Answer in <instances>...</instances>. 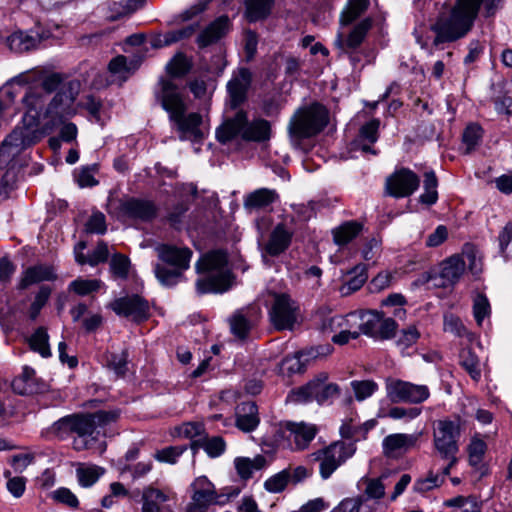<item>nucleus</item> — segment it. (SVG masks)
Instances as JSON below:
<instances>
[{
	"instance_id": "obj_1",
	"label": "nucleus",
	"mask_w": 512,
	"mask_h": 512,
	"mask_svg": "<svg viewBox=\"0 0 512 512\" xmlns=\"http://www.w3.org/2000/svg\"><path fill=\"white\" fill-rule=\"evenodd\" d=\"M156 101L167 112L172 127L179 133V139L199 142L204 138L200 126L202 116L197 112L188 113V104L182 90L170 79L161 78L154 90Z\"/></svg>"
},
{
	"instance_id": "obj_2",
	"label": "nucleus",
	"mask_w": 512,
	"mask_h": 512,
	"mask_svg": "<svg viewBox=\"0 0 512 512\" xmlns=\"http://www.w3.org/2000/svg\"><path fill=\"white\" fill-rule=\"evenodd\" d=\"M195 268L197 273L203 274L196 282L199 294L223 293L231 288L233 274L225 251L213 250L202 255Z\"/></svg>"
},
{
	"instance_id": "obj_3",
	"label": "nucleus",
	"mask_w": 512,
	"mask_h": 512,
	"mask_svg": "<svg viewBox=\"0 0 512 512\" xmlns=\"http://www.w3.org/2000/svg\"><path fill=\"white\" fill-rule=\"evenodd\" d=\"M474 20L462 0H457L448 13H441L431 24L434 33L432 45L443 48L444 44L464 38L472 29Z\"/></svg>"
},
{
	"instance_id": "obj_4",
	"label": "nucleus",
	"mask_w": 512,
	"mask_h": 512,
	"mask_svg": "<svg viewBox=\"0 0 512 512\" xmlns=\"http://www.w3.org/2000/svg\"><path fill=\"white\" fill-rule=\"evenodd\" d=\"M155 251L161 261L154 266L158 281L165 287H174L184 281V272L190 267L192 250L162 243L155 247Z\"/></svg>"
},
{
	"instance_id": "obj_5",
	"label": "nucleus",
	"mask_w": 512,
	"mask_h": 512,
	"mask_svg": "<svg viewBox=\"0 0 512 512\" xmlns=\"http://www.w3.org/2000/svg\"><path fill=\"white\" fill-rule=\"evenodd\" d=\"M271 124L263 118L248 120L247 112L239 110L216 130V138L222 143L240 136L245 141L265 142L271 138Z\"/></svg>"
},
{
	"instance_id": "obj_6",
	"label": "nucleus",
	"mask_w": 512,
	"mask_h": 512,
	"mask_svg": "<svg viewBox=\"0 0 512 512\" xmlns=\"http://www.w3.org/2000/svg\"><path fill=\"white\" fill-rule=\"evenodd\" d=\"M119 417L117 411L100 410L88 414H75L64 417L54 424L55 429L75 433L79 439L74 441V448L77 450L87 446L86 437L93 436L97 428L104 427L115 422Z\"/></svg>"
},
{
	"instance_id": "obj_7",
	"label": "nucleus",
	"mask_w": 512,
	"mask_h": 512,
	"mask_svg": "<svg viewBox=\"0 0 512 512\" xmlns=\"http://www.w3.org/2000/svg\"><path fill=\"white\" fill-rule=\"evenodd\" d=\"M328 110L319 103L299 109L290 119L288 132L295 146L303 139L319 134L328 124Z\"/></svg>"
},
{
	"instance_id": "obj_8",
	"label": "nucleus",
	"mask_w": 512,
	"mask_h": 512,
	"mask_svg": "<svg viewBox=\"0 0 512 512\" xmlns=\"http://www.w3.org/2000/svg\"><path fill=\"white\" fill-rule=\"evenodd\" d=\"M80 91V82L70 80L65 82L52 98L45 110L47 125L50 128L59 126L75 115L74 102Z\"/></svg>"
},
{
	"instance_id": "obj_9",
	"label": "nucleus",
	"mask_w": 512,
	"mask_h": 512,
	"mask_svg": "<svg viewBox=\"0 0 512 512\" xmlns=\"http://www.w3.org/2000/svg\"><path fill=\"white\" fill-rule=\"evenodd\" d=\"M460 436L459 421L439 420L434 429L433 441L441 458L448 463L445 466V474H450L451 469L458 463L459 452L458 438Z\"/></svg>"
},
{
	"instance_id": "obj_10",
	"label": "nucleus",
	"mask_w": 512,
	"mask_h": 512,
	"mask_svg": "<svg viewBox=\"0 0 512 512\" xmlns=\"http://www.w3.org/2000/svg\"><path fill=\"white\" fill-rule=\"evenodd\" d=\"M356 450L357 447L354 443L339 440L315 451L311 454V458L319 462V474L323 480H327L355 454Z\"/></svg>"
},
{
	"instance_id": "obj_11",
	"label": "nucleus",
	"mask_w": 512,
	"mask_h": 512,
	"mask_svg": "<svg viewBox=\"0 0 512 512\" xmlns=\"http://www.w3.org/2000/svg\"><path fill=\"white\" fill-rule=\"evenodd\" d=\"M157 212L153 201L135 197L114 200L109 205V213L122 222H150L156 218Z\"/></svg>"
},
{
	"instance_id": "obj_12",
	"label": "nucleus",
	"mask_w": 512,
	"mask_h": 512,
	"mask_svg": "<svg viewBox=\"0 0 512 512\" xmlns=\"http://www.w3.org/2000/svg\"><path fill=\"white\" fill-rule=\"evenodd\" d=\"M318 433V427L305 422H281L275 431V442L292 450H304Z\"/></svg>"
},
{
	"instance_id": "obj_13",
	"label": "nucleus",
	"mask_w": 512,
	"mask_h": 512,
	"mask_svg": "<svg viewBox=\"0 0 512 512\" xmlns=\"http://www.w3.org/2000/svg\"><path fill=\"white\" fill-rule=\"evenodd\" d=\"M327 379L326 373H320L306 385L293 390L289 394L288 400L294 403H306L314 400L319 404L328 402L339 395L340 389L335 383H327Z\"/></svg>"
},
{
	"instance_id": "obj_14",
	"label": "nucleus",
	"mask_w": 512,
	"mask_h": 512,
	"mask_svg": "<svg viewBox=\"0 0 512 512\" xmlns=\"http://www.w3.org/2000/svg\"><path fill=\"white\" fill-rule=\"evenodd\" d=\"M268 315L277 331L293 330L298 323L300 306L289 294L274 293Z\"/></svg>"
},
{
	"instance_id": "obj_15",
	"label": "nucleus",
	"mask_w": 512,
	"mask_h": 512,
	"mask_svg": "<svg viewBox=\"0 0 512 512\" xmlns=\"http://www.w3.org/2000/svg\"><path fill=\"white\" fill-rule=\"evenodd\" d=\"M386 395L393 403L420 404L429 398L430 391L426 385L389 378L386 380Z\"/></svg>"
},
{
	"instance_id": "obj_16",
	"label": "nucleus",
	"mask_w": 512,
	"mask_h": 512,
	"mask_svg": "<svg viewBox=\"0 0 512 512\" xmlns=\"http://www.w3.org/2000/svg\"><path fill=\"white\" fill-rule=\"evenodd\" d=\"M358 328L366 336L387 340L395 336L398 324L393 318H385L379 312L369 311L359 314Z\"/></svg>"
},
{
	"instance_id": "obj_17",
	"label": "nucleus",
	"mask_w": 512,
	"mask_h": 512,
	"mask_svg": "<svg viewBox=\"0 0 512 512\" xmlns=\"http://www.w3.org/2000/svg\"><path fill=\"white\" fill-rule=\"evenodd\" d=\"M111 309L119 316L142 323L151 316L149 302L140 295L133 294L114 300Z\"/></svg>"
},
{
	"instance_id": "obj_18",
	"label": "nucleus",
	"mask_w": 512,
	"mask_h": 512,
	"mask_svg": "<svg viewBox=\"0 0 512 512\" xmlns=\"http://www.w3.org/2000/svg\"><path fill=\"white\" fill-rule=\"evenodd\" d=\"M420 179L408 168H401L386 180V191L390 196L403 198L412 195L419 187Z\"/></svg>"
},
{
	"instance_id": "obj_19",
	"label": "nucleus",
	"mask_w": 512,
	"mask_h": 512,
	"mask_svg": "<svg viewBox=\"0 0 512 512\" xmlns=\"http://www.w3.org/2000/svg\"><path fill=\"white\" fill-rule=\"evenodd\" d=\"M193 495L186 507V512H206L210 505L216 504L217 491L205 477H199L192 483Z\"/></svg>"
},
{
	"instance_id": "obj_20",
	"label": "nucleus",
	"mask_w": 512,
	"mask_h": 512,
	"mask_svg": "<svg viewBox=\"0 0 512 512\" xmlns=\"http://www.w3.org/2000/svg\"><path fill=\"white\" fill-rule=\"evenodd\" d=\"M293 236L294 229L286 222L276 224L262 247L263 256L278 257L285 253L292 243Z\"/></svg>"
},
{
	"instance_id": "obj_21",
	"label": "nucleus",
	"mask_w": 512,
	"mask_h": 512,
	"mask_svg": "<svg viewBox=\"0 0 512 512\" xmlns=\"http://www.w3.org/2000/svg\"><path fill=\"white\" fill-rule=\"evenodd\" d=\"M252 83V73L248 68H239L227 83V90L232 108H237L247 99V93Z\"/></svg>"
},
{
	"instance_id": "obj_22",
	"label": "nucleus",
	"mask_w": 512,
	"mask_h": 512,
	"mask_svg": "<svg viewBox=\"0 0 512 512\" xmlns=\"http://www.w3.org/2000/svg\"><path fill=\"white\" fill-rule=\"evenodd\" d=\"M417 441L418 436L415 434H390L382 441L383 454L388 458H398L413 448Z\"/></svg>"
},
{
	"instance_id": "obj_23",
	"label": "nucleus",
	"mask_w": 512,
	"mask_h": 512,
	"mask_svg": "<svg viewBox=\"0 0 512 512\" xmlns=\"http://www.w3.org/2000/svg\"><path fill=\"white\" fill-rule=\"evenodd\" d=\"M260 423L258 406L253 401L241 402L235 411V425L243 432L254 431Z\"/></svg>"
},
{
	"instance_id": "obj_24",
	"label": "nucleus",
	"mask_w": 512,
	"mask_h": 512,
	"mask_svg": "<svg viewBox=\"0 0 512 512\" xmlns=\"http://www.w3.org/2000/svg\"><path fill=\"white\" fill-rule=\"evenodd\" d=\"M379 127L380 120L376 118L362 125L354 141L355 149L361 150L364 153L377 155L378 152L373 148V145L379 138Z\"/></svg>"
},
{
	"instance_id": "obj_25",
	"label": "nucleus",
	"mask_w": 512,
	"mask_h": 512,
	"mask_svg": "<svg viewBox=\"0 0 512 512\" xmlns=\"http://www.w3.org/2000/svg\"><path fill=\"white\" fill-rule=\"evenodd\" d=\"M45 93L38 86H30L27 88L25 95L22 98V103L27 108V114L24 118L26 121L29 118V124H37L41 111L45 104Z\"/></svg>"
},
{
	"instance_id": "obj_26",
	"label": "nucleus",
	"mask_w": 512,
	"mask_h": 512,
	"mask_svg": "<svg viewBox=\"0 0 512 512\" xmlns=\"http://www.w3.org/2000/svg\"><path fill=\"white\" fill-rule=\"evenodd\" d=\"M229 27V18L220 16L211 22L203 31L200 32L196 39V43L200 48L208 47L216 43L226 35Z\"/></svg>"
},
{
	"instance_id": "obj_27",
	"label": "nucleus",
	"mask_w": 512,
	"mask_h": 512,
	"mask_svg": "<svg viewBox=\"0 0 512 512\" xmlns=\"http://www.w3.org/2000/svg\"><path fill=\"white\" fill-rule=\"evenodd\" d=\"M465 261L460 256H452L441 264L439 272L441 287L454 285L459 281L465 271Z\"/></svg>"
},
{
	"instance_id": "obj_28",
	"label": "nucleus",
	"mask_w": 512,
	"mask_h": 512,
	"mask_svg": "<svg viewBox=\"0 0 512 512\" xmlns=\"http://www.w3.org/2000/svg\"><path fill=\"white\" fill-rule=\"evenodd\" d=\"M372 26L373 19L371 17H365L353 27L345 40L339 38L336 44L345 52L355 50L363 43Z\"/></svg>"
},
{
	"instance_id": "obj_29",
	"label": "nucleus",
	"mask_w": 512,
	"mask_h": 512,
	"mask_svg": "<svg viewBox=\"0 0 512 512\" xmlns=\"http://www.w3.org/2000/svg\"><path fill=\"white\" fill-rule=\"evenodd\" d=\"M142 57H133L128 60L124 55L112 58L108 64V71L121 83L126 81L140 66Z\"/></svg>"
},
{
	"instance_id": "obj_30",
	"label": "nucleus",
	"mask_w": 512,
	"mask_h": 512,
	"mask_svg": "<svg viewBox=\"0 0 512 512\" xmlns=\"http://www.w3.org/2000/svg\"><path fill=\"white\" fill-rule=\"evenodd\" d=\"M56 277L52 266L43 264L31 266L23 272V276L18 283V289L24 290L42 281H53Z\"/></svg>"
},
{
	"instance_id": "obj_31",
	"label": "nucleus",
	"mask_w": 512,
	"mask_h": 512,
	"mask_svg": "<svg viewBox=\"0 0 512 512\" xmlns=\"http://www.w3.org/2000/svg\"><path fill=\"white\" fill-rule=\"evenodd\" d=\"M279 199L274 189L260 188L249 193L244 199V207L248 210L266 209Z\"/></svg>"
},
{
	"instance_id": "obj_32",
	"label": "nucleus",
	"mask_w": 512,
	"mask_h": 512,
	"mask_svg": "<svg viewBox=\"0 0 512 512\" xmlns=\"http://www.w3.org/2000/svg\"><path fill=\"white\" fill-rule=\"evenodd\" d=\"M191 449L196 453L203 449L210 458L220 457L226 450V442L221 436H203L191 443Z\"/></svg>"
},
{
	"instance_id": "obj_33",
	"label": "nucleus",
	"mask_w": 512,
	"mask_h": 512,
	"mask_svg": "<svg viewBox=\"0 0 512 512\" xmlns=\"http://www.w3.org/2000/svg\"><path fill=\"white\" fill-rule=\"evenodd\" d=\"M469 464L479 472L480 477L488 475L489 469L483 463V458L487 450V444L478 438H473L468 445Z\"/></svg>"
},
{
	"instance_id": "obj_34",
	"label": "nucleus",
	"mask_w": 512,
	"mask_h": 512,
	"mask_svg": "<svg viewBox=\"0 0 512 512\" xmlns=\"http://www.w3.org/2000/svg\"><path fill=\"white\" fill-rule=\"evenodd\" d=\"M369 0H348L339 16L342 26H349L358 20L369 8Z\"/></svg>"
},
{
	"instance_id": "obj_35",
	"label": "nucleus",
	"mask_w": 512,
	"mask_h": 512,
	"mask_svg": "<svg viewBox=\"0 0 512 512\" xmlns=\"http://www.w3.org/2000/svg\"><path fill=\"white\" fill-rule=\"evenodd\" d=\"M348 279L341 286L340 292L342 295L347 296L359 290L368 279L367 266L358 264L347 273Z\"/></svg>"
},
{
	"instance_id": "obj_36",
	"label": "nucleus",
	"mask_w": 512,
	"mask_h": 512,
	"mask_svg": "<svg viewBox=\"0 0 512 512\" xmlns=\"http://www.w3.org/2000/svg\"><path fill=\"white\" fill-rule=\"evenodd\" d=\"M377 424L375 419H370L364 422L361 425H353L352 422L344 423L340 427V435L345 439H351L350 443L365 440L367 438V434L370 430H372Z\"/></svg>"
},
{
	"instance_id": "obj_37",
	"label": "nucleus",
	"mask_w": 512,
	"mask_h": 512,
	"mask_svg": "<svg viewBox=\"0 0 512 512\" xmlns=\"http://www.w3.org/2000/svg\"><path fill=\"white\" fill-rule=\"evenodd\" d=\"M363 230V225L355 220L346 221L337 228L333 229V239L334 242L343 246L350 243L353 239H355Z\"/></svg>"
},
{
	"instance_id": "obj_38",
	"label": "nucleus",
	"mask_w": 512,
	"mask_h": 512,
	"mask_svg": "<svg viewBox=\"0 0 512 512\" xmlns=\"http://www.w3.org/2000/svg\"><path fill=\"white\" fill-rule=\"evenodd\" d=\"M359 314L357 312L349 313L346 316L342 315H326V316H320L319 322H318V328L323 333H331L339 330L341 327L346 326V323L348 321H358Z\"/></svg>"
},
{
	"instance_id": "obj_39",
	"label": "nucleus",
	"mask_w": 512,
	"mask_h": 512,
	"mask_svg": "<svg viewBox=\"0 0 512 512\" xmlns=\"http://www.w3.org/2000/svg\"><path fill=\"white\" fill-rule=\"evenodd\" d=\"M29 348L43 358H49L52 353L49 345V335L45 327H38L27 339Z\"/></svg>"
},
{
	"instance_id": "obj_40",
	"label": "nucleus",
	"mask_w": 512,
	"mask_h": 512,
	"mask_svg": "<svg viewBox=\"0 0 512 512\" xmlns=\"http://www.w3.org/2000/svg\"><path fill=\"white\" fill-rule=\"evenodd\" d=\"M39 43L40 39L38 37L22 31L15 32L7 38V45L10 50L16 53H23L34 49Z\"/></svg>"
},
{
	"instance_id": "obj_41",
	"label": "nucleus",
	"mask_w": 512,
	"mask_h": 512,
	"mask_svg": "<svg viewBox=\"0 0 512 512\" xmlns=\"http://www.w3.org/2000/svg\"><path fill=\"white\" fill-rule=\"evenodd\" d=\"M445 467L441 469V471L434 472L430 470L426 477L419 478L415 481L413 489L415 492L425 493L434 488L440 487L444 482L446 476L449 474H445Z\"/></svg>"
},
{
	"instance_id": "obj_42",
	"label": "nucleus",
	"mask_w": 512,
	"mask_h": 512,
	"mask_svg": "<svg viewBox=\"0 0 512 512\" xmlns=\"http://www.w3.org/2000/svg\"><path fill=\"white\" fill-rule=\"evenodd\" d=\"M376 503H366L359 495L343 499L333 512H375Z\"/></svg>"
},
{
	"instance_id": "obj_43",
	"label": "nucleus",
	"mask_w": 512,
	"mask_h": 512,
	"mask_svg": "<svg viewBox=\"0 0 512 512\" xmlns=\"http://www.w3.org/2000/svg\"><path fill=\"white\" fill-rule=\"evenodd\" d=\"M424 192L420 195L419 201L422 204L431 206L438 200V180L434 171L424 173Z\"/></svg>"
},
{
	"instance_id": "obj_44",
	"label": "nucleus",
	"mask_w": 512,
	"mask_h": 512,
	"mask_svg": "<svg viewBox=\"0 0 512 512\" xmlns=\"http://www.w3.org/2000/svg\"><path fill=\"white\" fill-rule=\"evenodd\" d=\"M471 17L475 21L481 6L486 17L493 16L499 8L502 0H462Z\"/></svg>"
},
{
	"instance_id": "obj_45",
	"label": "nucleus",
	"mask_w": 512,
	"mask_h": 512,
	"mask_svg": "<svg viewBox=\"0 0 512 512\" xmlns=\"http://www.w3.org/2000/svg\"><path fill=\"white\" fill-rule=\"evenodd\" d=\"M272 0H246V17L250 22L266 18L271 10Z\"/></svg>"
},
{
	"instance_id": "obj_46",
	"label": "nucleus",
	"mask_w": 512,
	"mask_h": 512,
	"mask_svg": "<svg viewBox=\"0 0 512 512\" xmlns=\"http://www.w3.org/2000/svg\"><path fill=\"white\" fill-rule=\"evenodd\" d=\"M460 365L467 371L471 378L478 381L481 377L480 361L471 349H463L460 353Z\"/></svg>"
},
{
	"instance_id": "obj_47",
	"label": "nucleus",
	"mask_w": 512,
	"mask_h": 512,
	"mask_svg": "<svg viewBox=\"0 0 512 512\" xmlns=\"http://www.w3.org/2000/svg\"><path fill=\"white\" fill-rule=\"evenodd\" d=\"M104 473L105 469L97 465L81 466L76 470L78 482L82 487L92 486Z\"/></svg>"
},
{
	"instance_id": "obj_48",
	"label": "nucleus",
	"mask_w": 512,
	"mask_h": 512,
	"mask_svg": "<svg viewBox=\"0 0 512 512\" xmlns=\"http://www.w3.org/2000/svg\"><path fill=\"white\" fill-rule=\"evenodd\" d=\"M364 483L365 489L359 496L364 498L366 503H371L372 500L377 502L385 496V486L381 478H367Z\"/></svg>"
},
{
	"instance_id": "obj_49",
	"label": "nucleus",
	"mask_w": 512,
	"mask_h": 512,
	"mask_svg": "<svg viewBox=\"0 0 512 512\" xmlns=\"http://www.w3.org/2000/svg\"><path fill=\"white\" fill-rule=\"evenodd\" d=\"M446 507L457 508L458 512H482L481 503L473 496H456L444 502Z\"/></svg>"
},
{
	"instance_id": "obj_50",
	"label": "nucleus",
	"mask_w": 512,
	"mask_h": 512,
	"mask_svg": "<svg viewBox=\"0 0 512 512\" xmlns=\"http://www.w3.org/2000/svg\"><path fill=\"white\" fill-rule=\"evenodd\" d=\"M192 68V63L189 58L183 54H176L167 64L166 69L169 75L172 77H183Z\"/></svg>"
},
{
	"instance_id": "obj_51",
	"label": "nucleus",
	"mask_w": 512,
	"mask_h": 512,
	"mask_svg": "<svg viewBox=\"0 0 512 512\" xmlns=\"http://www.w3.org/2000/svg\"><path fill=\"white\" fill-rule=\"evenodd\" d=\"M350 386L354 392L355 399L359 402L371 397L379 388L374 380H353Z\"/></svg>"
},
{
	"instance_id": "obj_52",
	"label": "nucleus",
	"mask_w": 512,
	"mask_h": 512,
	"mask_svg": "<svg viewBox=\"0 0 512 512\" xmlns=\"http://www.w3.org/2000/svg\"><path fill=\"white\" fill-rule=\"evenodd\" d=\"M251 328V321L242 312H237L230 318L231 332L239 339H245Z\"/></svg>"
},
{
	"instance_id": "obj_53",
	"label": "nucleus",
	"mask_w": 512,
	"mask_h": 512,
	"mask_svg": "<svg viewBox=\"0 0 512 512\" xmlns=\"http://www.w3.org/2000/svg\"><path fill=\"white\" fill-rule=\"evenodd\" d=\"M128 358L129 352L127 349L122 350L120 353H112L108 357L107 366L117 376H124L128 371Z\"/></svg>"
},
{
	"instance_id": "obj_54",
	"label": "nucleus",
	"mask_w": 512,
	"mask_h": 512,
	"mask_svg": "<svg viewBox=\"0 0 512 512\" xmlns=\"http://www.w3.org/2000/svg\"><path fill=\"white\" fill-rule=\"evenodd\" d=\"M483 136L482 128L475 123L469 124L462 135V141L466 146V153H470L480 143Z\"/></svg>"
},
{
	"instance_id": "obj_55",
	"label": "nucleus",
	"mask_w": 512,
	"mask_h": 512,
	"mask_svg": "<svg viewBox=\"0 0 512 512\" xmlns=\"http://www.w3.org/2000/svg\"><path fill=\"white\" fill-rule=\"evenodd\" d=\"M361 334L360 328H358V321L356 324L354 321H348L346 326L339 329V333L333 335L332 341L338 345H344L349 342L350 339H357Z\"/></svg>"
},
{
	"instance_id": "obj_56",
	"label": "nucleus",
	"mask_w": 512,
	"mask_h": 512,
	"mask_svg": "<svg viewBox=\"0 0 512 512\" xmlns=\"http://www.w3.org/2000/svg\"><path fill=\"white\" fill-rule=\"evenodd\" d=\"M101 286V281L97 279H82L78 278L72 281L69 288L80 296H85L90 293L96 292Z\"/></svg>"
},
{
	"instance_id": "obj_57",
	"label": "nucleus",
	"mask_w": 512,
	"mask_h": 512,
	"mask_svg": "<svg viewBox=\"0 0 512 512\" xmlns=\"http://www.w3.org/2000/svg\"><path fill=\"white\" fill-rule=\"evenodd\" d=\"M98 167L96 164L82 167L80 170L74 172V178L78 185L82 188L93 187L98 184L94 174L97 172Z\"/></svg>"
},
{
	"instance_id": "obj_58",
	"label": "nucleus",
	"mask_w": 512,
	"mask_h": 512,
	"mask_svg": "<svg viewBox=\"0 0 512 512\" xmlns=\"http://www.w3.org/2000/svg\"><path fill=\"white\" fill-rule=\"evenodd\" d=\"M186 451L185 446H169L157 450L153 457L163 463L175 464L178 458Z\"/></svg>"
},
{
	"instance_id": "obj_59",
	"label": "nucleus",
	"mask_w": 512,
	"mask_h": 512,
	"mask_svg": "<svg viewBox=\"0 0 512 512\" xmlns=\"http://www.w3.org/2000/svg\"><path fill=\"white\" fill-rule=\"evenodd\" d=\"M288 484H290L289 473L283 469L282 471L268 478L264 483V487L271 493H280L287 487Z\"/></svg>"
},
{
	"instance_id": "obj_60",
	"label": "nucleus",
	"mask_w": 512,
	"mask_h": 512,
	"mask_svg": "<svg viewBox=\"0 0 512 512\" xmlns=\"http://www.w3.org/2000/svg\"><path fill=\"white\" fill-rule=\"evenodd\" d=\"M130 260L127 256L117 253L110 261V269L114 276L125 279L129 274Z\"/></svg>"
},
{
	"instance_id": "obj_61",
	"label": "nucleus",
	"mask_w": 512,
	"mask_h": 512,
	"mask_svg": "<svg viewBox=\"0 0 512 512\" xmlns=\"http://www.w3.org/2000/svg\"><path fill=\"white\" fill-rule=\"evenodd\" d=\"M51 294V289L47 286H42L35 296L34 301L29 308V317L35 320L40 314L41 309L45 306Z\"/></svg>"
},
{
	"instance_id": "obj_62",
	"label": "nucleus",
	"mask_w": 512,
	"mask_h": 512,
	"mask_svg": "<svg viewBox=\"0 0 512 512\" xmlns=\"http://www.w3.org/2000/svg\"><path fill=\"white\" fill-rule=\"evenodd\" d=\"M473 314L478 325L490 314V304L486 296L479 294L474 300Z\"/></svg>"
},
{
	"instance_id": "obj_63",
	"label": "nucleus",
	"mask_w": 512,
	"mask_h": 512,
	"mask_svg": "<svg viewBox=\"0 0 512 512\" xmlns=\"http://www.w3.org/2000/svg\"><path fill=\"white\" fill-rule=\"evenodd\" d=\"M499 246L502 254L512 257V222H508L499 234Z\"/></svg>"
},
{
	"instance_id": "obj_64",
	"label": "nucleus",
	"mask_w": 512,
	"mask_h": 512,
	"mask_svg": "<svg viewBox=\"0 0 512 512\" xmlns=\"http://www.w3.org/2000/svg\"><path fill=\"white\" fill-rule=\"evenodd\" d=\"M63 84V76L60 73H50L43 77L38 87L45 94H50L56 90L58 91Z\"/></svg>"
}]
</instances>
